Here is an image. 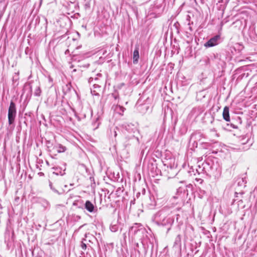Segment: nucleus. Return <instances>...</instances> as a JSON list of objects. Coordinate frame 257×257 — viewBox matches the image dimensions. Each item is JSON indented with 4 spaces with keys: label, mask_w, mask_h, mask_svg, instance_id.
Returning <instances> with one entry per match:
<instances>
[{
    "label": "nucleus",
    "mask_w": 257,
    "mask_h": 257,
    "mask_svg": "<svg viewBox=\"0 0 257 257\" xmlns=\"http://www.w3.org/2000/svg\"><path fill=\"white\" fill-rule=\"evenodd\" d=\"M17 114V109L15 103L11 101L8 109V121L9 124H12L14 123Z\"/></svg>",
    "instance_id": "nucleus-1"
},
{
    "label": "nucleus",
    "mask_w": 257,
    "mask_h": 257,
    "mask_svg": "<svg viewBox=\"0 0 257 257\" xmlns=\"http://www.w3.org/2000/svg\"><path fill=\"white\" fill-rule=\"evenodd\" d=\"M173 222L174 218L169 216H163L157 221V223L158 225L167 226L169 227L167 229V232H168L171 229V227Z\"/></svg>",
    "instance_id": "nucleus-2"
},
{
    "label": "nucleus",
    "mask_w": 257,
    "mask_h": 257,
    "mask_svg": "<svg viewBox=\"0 0 257 257\" xmlns=\"http://www.w3.org/2000/svg\"><path fill=\"white\" fill-rule=\"evenodd\" d=\"M220 39V36L216 35L214 37L211 38L209 40L205 43L204 44V46L205 47H211L215 46L219 43Z\"/></svg>",
    "instance_id": "nucleus-3"
},
{
    "label": "nucleus",
    "mask_w": 257,
    "mask_h": 257,
    "mask_svg": "<svg viewBox=\"0 0 257 257\" xmlns=\"http://www.w3.org/2000/svg\"><path fill=\"white\" fill-rule=\"evenodd\" d=\"M248 35L251 40L254 41H257V34L255 32L254 26L249 27L248 31Z\"/></svg>",
    "instance_id": "nucleus-4"
},
{
    "label": "nucleus",
    "mask_w": 257,
    "mask_h": 257,
    "mask_svg": "<svg viewBox=\"0 0 257 257\" xmlns=\"http://www.w3.org/2000/svg\"><path fill=\"white\" fill-rule=\"evenodd\" d=\"M229 109L228 106H225L223 108V118L226 121H230V116H229Z\"/></svg>",
    "instance_id": "nucleus-5"
},
{
    "label": "nucleus",
    "mask_w": 257,
    "mask_h": 257,
    "mask_svg": "<svg viewBox=\"0 0 257 257\" xmlns=\"http://www.w3.org/2000/svg\"><path fill=\"white\" fill-rule=\"evenodd\" d=\"M85 208L89 212H92L94 210V206L90 201L87 200L85 203Z\"/></svg>",
    "instance_id": "nucleus-6"
},
{
    "label": "nucleus",
    "mask_w": 257,
    "mask_h": 257,
    "mask_svg": "<svg viewBox=\"0 0 257 257\" xmlns=\"http://www.w3.org/2000/svg\"><path fill=\"white\" fill-rule=\"evenodd\" d=\"M139 58V48L136 47L135 50L134 51V54H133L134 63H137L138 62Z\"/></svg>",
    "instance_id": "nucleus-7"
},
{
    "label": "nucleus",
    "mask_w": 257,
    "mask_h": 257,
    "mask_svg": "<svg viewBox=\"0 0 257 257\" xmlns=\"http://www.w3.org/2000/svg\"><path fill=\"white\" fill-rule=\"evenodd\" d=\"M39 202L45 209L48 208L50 206V204H49V202L45 199H43V198L40 199L39 200Z\"/></svg>",
    "instance_id": "nucleus-8"
},
{
    "label": "nucleus",
    "mask_w": 257,
    "mask_h": 257,
    "mask_svg": "<svg viewBox=\"0 0 257 257\" xmlns=\"http://www.w3.org/2000/svg\"><path fill=\"white\" fill-rule=\"evenodd\" d=\"M181 243V237L180 235H178L175 240V245H180Z\"/></svg>",
    "instance_id": "nucleus-9"
},
{
    "label": "nucleus",
    "mask_w": 257,
    "mask_h": 257,
    "mask_svg": "<svg viewBox=\"0 0 257 257\" xmlns=\"http://www.w3.org/2000/svg\"><path fill=\"white\" fill-rule=\"evenodd\" d=\"M57 151L58 153L64 152L66 150L65 147L61 145H59L58 147H57Z\"/></svg>",
    "instance_id": "nucleus-10"
},
{
    "label": "nucleus",
    "mask_w": 257,
    "mask_h": 257,
    "mask_svg": "<svg viewBox=\"0 0 257 257\" xmlns=\"http://www.w3.org/2000/svg\"><path fill=\"white\" fill-rule=\"evenodd\" d=\"M118 229V226L117 224H111L110 226V229L112 232H116Z\"/></svg>",
    "instance_id": "nucleus-11"
},
{
    "label": "nucleus",
    "mask_w": 257,
    "mask_h": 257,
    "mask_svg": "<svg viewBox=\"0 0 257 257\" xmlns=\"http://www.w3.org/2000/svg\"><path fill=\"white\" fill-rule=\"evenodd\" d=\"M41 90L40 87H37V88L36 89V90L35 91L34 95L36 96H40L41 95Z\"/></svg>",
    "instance_id": "nucleus-12"
},
{
    "label": "nucleus",
    "mask_w": 257,
    "mask_h": 257,
    "mask_svg": "<svg viewBox=\"0 0 257 257\" xmlns=\"http://www.w3.org/2000/svg\"><path fill=\"white\" fill-rule=\"evenodd\" d=\"M118 109H119V111H118V113L120 114H122V112H123V111H124V109L125 108L122 107V106H121L120 105H118V106H117L116 107V110H118Z\"/></svg>",
    "instance_id": "nucleus-13"
},
{
    "label": "nucleus",
    "mask_w": 257,
    "mask_h": 257,
    "mask_svg": "<svg viewBox=\"0 0 257 257\" xmlns=\"http://www.w3.org/2000/svg\"><path fill=\"white\" fill-rule=\"evenodd\" d=\"M49 186H50V188H51V189H52V190L54 192H55V193H56L59 194L58 191L56 189H55L53 187V185H52V183H51V182L50 183V184H49Z\"/></svg>",
    "instance_id": "nucleus-14"
},
{
    "label": "nucleus",
    "mask_w": 257,
    "mask_h": 257,
    "mask_svg": "<svg viewBox=\"0 0 257 257\" xmlns=\"http://www.w3.org/2000/svg\"><path fill=\"white\" fill-rule=\"evenodd\" d=\"M81 247L83 249H86V245L85 243L82 242L81 244Z\"/></svg>",
    "instance_id": "nucleus-15"
},
{
    "label": "nucleus",
    "mask_w": 257,
    "mask_h": 257,
    "mask_svg": "<svg viewBox=\"0 0 257 257\" xmlns=\"http://www.w3.org/2000/svg\"><path fill=\"white\" fill-rule=\"evenodd\" d=\"M244 3H250L251 1H253L254 0H243Z\"/></svg>",
    "instance_id": "nucleus-16"
},
{
    "label": "nucleus",
    "mask_w": 257,
    "mask_h": 257,
    "mask_svg": "<svg viewBox=\"0 0 257 257\" xmlns=\"http://www.w3.org/2000/svg\"><path fill=\"white\" fill-rule=\"evenodd\" d=\"M70 86H70V84H67V85H66V88H67V90H70Z\"/></svg>",
    "instance_id": "nucleus-17"
},
{
    "label": "nucleus",
    "mask_w": 257,
    "mask_h": 257,
    "mask_svg": "<svg viewBox=\"0 0 257 257\" xmlns=\"http://www.w3.org/2000/svg\"><path fill=\"white\" fill-rule=\"evenodd\" d=\"M114 137H116V136H117V133H116V132L115 131H114Z\"/></svg>",
    "instance_id": "nucleus-18"
},
{
    "label": "nucleus",
    "mask_w": 257,
    "mask_h": 257,
    "mask_svg": "<svg viewBox=\"0 0 257 257\" xmlns=\"http://www.w3.org/2000/svg\"><path fill=\"white\" fill-rule=\"evenodd\" d=\"M76 71V69H74V70H73V71H74V72H75V71Z\"/></svg>",
    "instance_id": "nucleus-19"
},
{
    "label": "nucleus",
    "mask_w": 257,
    "mask_h": 257,
    "mask_svg": "<svg viewBox=\"0 0 257 257\" xmlns=\"http://www.w3.org/2000/svg\"><path fill=\"white\" fill-rule=\"evenodd\" d=\"M189 29H190V30L191 31H192V29H191V27H190V28H189Z\"/></svg>",
    "instance_id": "nucleus-20"
},
{
    "label": "nucleus",
    "mask_w": 257,
    "mask_h": 257,
    "mask_svg": "<svg viewBox=\"0 0 257 257\" xmlns=\"http://www.w3.org/2000/svg\"><path fill=\"white\" fill-rule=\"evenodd\" d=\"M42 1V0H41V2Z\"/></svg>",
    "instance_id": "nucleus-21"
},
{
    "label": "nucleus",
    "mask_w": 257,
    "mask_h": 257,
    "mask_svg": "<svg viewBox=\"0 0 257 257\" xmlns=\"http://www.w3.org/2000/svg\"><path fill=\"white\" fill-rule=\"evenodd\" d=\"M37 257H41V256H37Z\"/></svg>",
    "instance_id": "nucleus-22"
}]
</instances>
